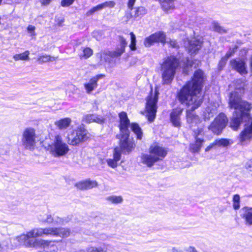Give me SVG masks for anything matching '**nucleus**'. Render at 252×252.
<instances>
[{"instance_id":"20","label":"nucleus","mask_w":252,"mask_h":252,"mask_svg":"<svg viewBox=\"0 0 252 252\" xmlns=\"http://www.w3.org/2000/svg\"><path fill=\"white\" fill-rule=\"evenodd\" d=\"M117 52L115 51L113 52L102 51L97 54V57L100 59L101 63L104 62H110L111 58L118 57L120 56H116Z\"/></svg>"},{"instance_id":"33","label":"nucleus","mask_w":252,"mask_h":252,"mask_svg":"<svg viewBox=\"0 0 252 252\" xmlns=\"http://www.w3.org/2000/svg\"><path fill=\"white\" fill-rule=\"evenodd\" d=\"M11 241L9 239H7L4 241H0V252H4L10 248V244Z\"/></svg>"},{"instance_id":"34","label":"nucleus","mask_w":252,"mask_h":252,"mask_svg":"<svg viewBox=\"0 0 252 252\" xmlns=\"http://www.w3.org/2000/svg\"><path fill=\"white\" fill-rule=\"evenodd\" d=\"M69 217L60 218L59 217H54V225L64 224L70 220Z\"/></svg>"},{"instance_id":"61","label":"nucleus","mask_w":252,"mask_h":252,"mask_svg":"<svg viewBox=\"0 0 252 252\" xmlns=\"http://www.w3.org/2000/svg\"><path fill=\"white\" fill-rule=\"evenodd\" d=\"M94 8L96 9V11H100L103 9L101 4H99L96 5V6H94Z\"/></svg>"},{"instance_id":"47","label":"nucleus","mask_w":252,"mask_h":252,"mask_svg":"<svg viewBox=\"0 0 252 252\" xmlns=\"http://www.w3.org/2000/svg\"><path fill=\"white\" fill-rule=\"evenodd\" d=\"M102 8L106 7L113 8L115 6L116 3L115 1L112 0L107 1L103 3H101Z\"/></svg>"},{"instance_id":"55","label":"nucleus","mask_w":252,"mask_h":252,"mask_svg":"<svg viewBox=\"0 0 252 252\" xmlns=\"http://www.w3.org/2000/svg\"><path fill=\"white\" fill-rule=\"evenodd\" d=\"M202 131V128H197L196 129L194 130V137H197L198 135H199Z\"/></svg>"},{"instance_id":"50","label":"nucleus","mask_w":252,"mask_h":252,"mask_svg":"<svg viewBox=\"0 0 252 252\" xmlns=\"http://www.w3.org/2000/svg\"><path fill=\"white\" fill-rule=\"evenodd\" d=\"M74 1V0H62L61 5L63 7L68 6L72 4Z\"/></svg>"},{"instance_id":"19","label":"nucleus","mask_w":252,"mask_h":252,"mask_svg":"<svg viewBox=\"0 0 252 252\" xmlns=\"http://www.w3.org/2000/svg\"><path fill=\"white\" fill-rule=\"evenodd\" d=\"M97 186V183L96 181H91L90 179H87L75 184V187L80 190L90 189Z\"/></svg>"},{"instance_id":"7","label":"nucleus","mask_w":252,"mask_h":252,"mask_svg":"<svg viewBox=\"0 0 252 252\" xmlns=\"http://www.w3.org/2000/svg\"><path fill=\"white\" fill-rule=\"evenodd\" d=\"M88 138L86 130L83 126L78 127L75 130H72L67 137L68 143L72 146H76L85 141Z\"/></svg>"},{"instance_id":"22","label":"nucleus","mask_w":252,"mask_h":252,"mask_svg":"<svg viewBox=\"0 0 252 252\" xmlns=\"http://www.w3.org/2000/svg\"><path fill=\"white\" fill-rule=\"evenodd\" d=\"M241 217L245 220L247 225H252V208L244 207L241 209Z\"/></svg>"},{"instance_id":"29","label":"nucleus","mask_w":252,"mask_h":252,"mask_svg":"<svg viewBox=\"0 0 252 252\" xmlns=\"http://www.w3.org/2000/svg\"><path fill=\"white\" fill-rule=\"evenodd\" d=\"M119 39L120 43V47L116 50L117 52V54L116 56H120L125 52L127 42L123 36H120Z\"/></svg>"},{"instance_id":"37","label":"nucleus","mask_w":252,"mask_h":252,"mask_svg":"<svg viewBox=\"0 0 252 252\" xmlns=\"http://www.w3.org/2000/svg\"><path fill=\"white\" fill-rule=\"evenodd\" d=\"M82 54H80L79 57L81 59H88L93 55V50L88 47L82 48Z\"/></svg>"},{"instance_id":"12","label":"nucleus","mask_w":252,"mask_h":252,"mask_svg":"<svg viewBox=\"0 0 252 252\" xmlns=\"http://www.w3.org/2000/svg\"><path fill=\"white\" fill-rule=\"evenodd\" d=\"M166 41V35L163 32H156L145 38L144 44L146 47H150L155 43L161 42L164 44Z\"/></svg>"},{"instance_id":"23","label":"nucleus","mask_w":252,"mask_h":252,"mask_svg":"<svg viewBox=\"0 0 252 252\" xmlns=\"http://www.w3.org/2000/svg\"><path fill=\"white\" fill-rule=\"evenodd\" d=\"M83 121L87 123L95 122L98 124H102L104 122V119L100 116L87 115L83 117Z\"/></svg>"},{"instance_id":"25","label":"nucleus","mask_w":252,"mask_h":252,"mask_svg":"<svg viewBox=\"0 0 252 252\" xmlns=\"http://www.w3.org/2000/svg\"><path fill=\"white\" fill-rule=\"evenodd\" d=\"M71 123V120L69 118L61 119L55 122V125L60 129H64L68 127Z\"/></svg>"},{"instance_id":"21","label":"nucleus","mask_w":252,"mask_h":252,"mask_svg":"<svg viewBox=\"0 0 252 252\" xmlns=\"http://www.w3.org/2000/svg\"><path fill=\"white\" fill-rule=\"evenodd\" d=\"M121 149L118 147H116L114 149L113 153V158H109L107 159L106 161L108 165L112 167L115 168L118 165V161L121 159Z\"/></svg>"},{"instance_id":"35","label":"nucleus","mask_w":252,"mask_h":252,"mask_svg":"<svg viewBox=\"0 0 252 252\" xmlns=\"http://www.w3.org/2000/svg\"><path fill=\"white\" fill-rule=\"evenodd\" d=\"M106 200L113 204H119L123 202V199L121 196H109L106 198Z\"/></svg>"},{"instance_id":"40","label":"nucleus","mask_w":252,"mask_h":252,"mask_svg":"<svg viewBox=\"0 0 252 252\" xmlns=\"http://www.w3.org/2000/svg\"><path fill=\"white\" fill-rule=\"evenodd\" d=\"M240 197L238 194H235L233 197V207L235 210H238L240 208Z\"/></svg>"},{"instance_id":"58","label":"nucleus","mask_w":252,"mask_h":252,"mask_svg":"<svg viewBox=\"0 0 252 252\" xmlns=\"http://www.w3.org/2000/svg\"><path fill=\"white\" fill-rule=\"evenodd\" d=\"M172 252H183V250L180 248L173 247L171 249Z\"/></svg>"},{"instance_id":"44","label":"nucleus","mask_w":252,"mask_h":252,"mask_svg":"<svg viewBox=\"0 0 252 252\" xmlns=\"http://www.w3.org/2000/svg\"><path fill=\"white\" fill-rule=\"evenodd\" d=\"M130 39H131V42L129 45V47L131 49V50H135L136 48V37L134 34L133 32L130 33Z\"/></svg>"},{"instance_id":"53","label":"nucleus","mask_w":252,"mask_h":252,"mask_svg":"<svg viewBox=\"0 0 252 252\" xmlns=\"http://www.w3.org/2000/svg\"><path fill=\"white\" fill-rule=\"evenodd\" d=\"M136 0H128L127 2V7L130 10L133 9V6L135 3Z\"/></svg>"},{"instance_id":"38","label":"nucleus","mask_w":252,"mask_h":252,"mask_svg":"<svg viewBox=\"0 0 252 252\" xmlns=\"http://www.w3.org/2000/svg\"><path fill=\"white\" fill-rule=\"evenodd\" d=\"M157 111H142L141 113L144 115L150 122L154 121Z\"/></svg>"},{"instance_id":"36","label":"nucleus","mask_w":252,"mask_h":252,"mask_svg":"<svg viewBox=\"0 0 252 252\" xmlns=\"http://www.w3.org/2000/svg\"><path fill=\"white\" fill-rule=\"evenodd\" d=\"M58 229L57 236L65 238L70 235V230L68 228L59 227L58 228Z\"/></svg>"},{"instance_id":"60","label":"nucleus","mask_w":252,"mask_h":252,"mask_svg":"<svg viewBox=\"0 0 252 252\" xmlns=\"http://www.w3.org/2000/svg\"><path fill=\"white\" fill-rule=\"evenodd\" d=\"M52 0H41V2L43 5H48Z\"/></svg>"},{"instance_id":"11","label":"nucleus","mask_w":252,"mask_h":252,"mask_svg":"<svg viewBox=\"0 0 252 252\" xmlns=\"http://www.w3.org/2000/svg\"><path fill=\"white\" fill-rule=\"evenodd\" d=\"M120 139V148L121 150L130 152L134 148V143L129 138V132L121 133L120 135L117 136Z\"/></svg>"},{"instance_id":"5","label":"nucleus","mask_w":252,"mask_h":252,"mask_svg":"<svg viewBox=\"0 0 252 252\" xmlns=\"http://www.w3.org/2000/svg\"><path fill=\"white\" fill-rule=\"evenodd\" d=\"M30 233L31 231L27 232L26 234L21 235L17 237V239L21 243H24V244L28 247L45 249L50 245L51 241H45L41 239H36L35 238L38 236H31L30 235Z\"/></svg>"},{"instance_id":"30","label":"nucleus","mask_w":252,"mask_h":252,"mask_svg":"<svg viewBox=\"0 0 252 252\" xmlns=\"http://www.w3.org/2000/svg\"><path fill=\"white\" fill-rule=\"evenodd\" d=\"M130 128L132 131L137 135V138L141 139L142 137V132L139 125L136 123H132L130 125Z\"/></svg>"},{"instance_id":"14","label":"nucleus","mask_w":252,"mask_h":252,"mask_svg":"<svg viewBox=\"0 0 252 252\" xmlns=\"http://www.w3.org/2000/svg\"><path fill=\"white\" fill-rule=\"evenodd\" d=\"M58 228L47 227L45 228H37L31 231V236H42L43 235L57 236Z\"/></svg>"},{"instance_id":"48","label":"nucleus","mask_w":252,"mask_h":252,"mask_svg":"<svg viewBox=\"0 0 252 252\" xmlns=\"http://www.w3.org/2000/svg\"><path fill=\"white\" fill-rule=\"evenodd\" d=\"M238 48V46L237 45H235L234 47L232 48H230L229 51L226 53L225 55V57L228 59L230 57H231L237 51Z\"/></svg>"},{"instance_id":"1","label":"nucleus","mask_w":252,"mask_h":252,"mask_svg":"<svg viewBox=\"0 0 252 252\" xmlns=\"http://www.w3.org/2000/svg\"><path fill=\"white\" fill-rule=\"evenodd\" d=\"M204 80L203 72L197 69L192 80L187 82L178 93V99L187 107V110H194L201 105L203 98L201 90Z\"/></svg>"},{"instance_id":"56","label":"nucleus","mask_w":252,"mask_h":252,"mask_svg":"<svg viewBox=\"0 0 252 252\" xmlns=\"http://www.w3.org/2000/svg\"><path fill=\"white\" fill-rule=\"evenodd\" d=\"M95 12H97L96 9H95L94 7L91 8L90 10H89L87 13L86 15L87 16H89L92 14H93Z\"/></svg>"},{"instance_id":"54","label":"nucleus","mask_w":252,"mask_h":252,"mask_svg":"<svg viewBox=\"0 0 252 252\" xmlns=\"http://www.w3.org/2000/svg\"><path fill=\"white\" fill-rule=\"evenodd\" d=\"M245 167L248 170L252 171V159L247 162Z\"/></svg>"},{"instance_id":"52","label":"nucleus","mask_w":252,"mask_h":252,"mask_svg":"<svg viewBox=\"0 0 252 252\" xmlns=\"http://www.w3.org/2000/svg\"><path fill=\"white\" fill-rule=\"evenodd\" d=\"M183 252H198V251L195 249V248L189 246L187 248H185L183 250Z\"/></svg>"},{"instance_id":"46","label":"nucleus","mask_w":252,"mask_h":252,"mask_svg":"<svg viewBox=\"0 0 252 252\" xmlns=\"http://www.w3.org/2000/svg\"><path fill=\"white\" fill-rule=\"evenodd\" d=\"M194 62L192 61H190L189 59H187L186 66L183 68V72L186 74H188V70H187V68L189 67H192L193 66Z\"/></svg>"},{"instance_id":"16","label":"nucleus","mask_w":252,"mask_h":252,"mask_svg":"<svg viewBox=\"0 0 252 252\" xmlns=\"http://www.w3.org/2000/svg\"><path fill=\"white\" fill-rule=\"evenodd\" d=\"M158 99V93L155 92L154 94H153L152 92H151L150 95L147 98L145 110H157Z\"/></svg>"},{"instance_id":"3","label":"nucleus","mask_w":252,"mask_h":252,"mask_svg":"<svg viewBox=\"0 0 252 252\" xmlns=\"http://www.w3.org/2000/svg\"><path fill=\"white\" fill-rule=\"evenodd\" d=\"M179 65V60L174 56H170L164 59L161 64L160 69L163 84L171 83Z\"/></svg>"},{"instance_id":"42","label":"nucleus","mask_w":252,"mask_h":252,"mask_svg":"<svg viewBox=\"0 0 252 252\" xmlns=\"http://www.w3.org/2000/svg\"><path fill=\"white\" fill-rule=\"evenodd\" d=\"M162 1V6L165 9L168 10L173 7V2L174 0H160Z\"/></svg>"},{"instance_id":"27","label":"nucleus","mask_w":252,"mask_h":252,"mask_svg":"<svg viewBox=\"0 0 252 252\" xmlns=\"http://www.w3.org/2000/svg\"><path fill=\"white\" fill-rule=\"evenodd\" d=\"M182 111H172L170 114V120L175 126H180V116Z\"/></svg>"},{"instance_id":"9","label":"nucleus","mask_w":252,"mask_h":252,"mask_svg":"<svg viewBox=\"0 0 252 252\" xmlns=\"http://www.w3.org/2000/svg\"><path fill=\"white\" fill-rule=\"evenodd\" d=\"M51 151L55 156H63L69 151V148L66 144L63 141L61 136L57 135L53 143L50 146Z\"/></svg>"},{"instance_id":"41","label":"nucleus","mask_w":252,"mask_h":252,"mask_svg":"<svg viewBox=\"0 0 252 252\" xmlns=\"http://www.w3.org/2000/svg\"><path fill=\"white\" fill-rule=\"evenodd\" d=\"M86 252H107V248L91 247L86 249Z\"/></svg>"},{"instance_id":"39","label":"nucleus","mask_w":252,"mask_h":252,"mask_svg":"<svg viewBox=\"0 0 252 252\" xmlns=\"http://www.w3.org/2000/svg\"><path fill=\"white\" fill-rule=\"evenodd\" d=\"M214 144L216 145V146L220 147L223 146L226 147L229 144V140L227 139H217L214 141Z\"/></svg>"},{"instance_id":"63","label":"nucleus","mask_w":252,"mask_h":252,"mask_svg":"<svg viewBox=\"0 0 252 252\" xmlns=\"http://www.w3.org/2000/svg\"><path fill=\"white\" fill-rule=\"evenodd\" d=\"M243 89H240V93H243Z\"/></svg>"},{"instance_id":"6","label":"nucleus","mask_w":252,"mask_h":252,"mask_svg":"<svg viewBox=\"0 0 252 252\" xmlns=\"http://www.w3.org/2000/svg\"><path fill=\"white\" fill-rule=\"evenodd\" d=\"M229 104L230 108L236 110H251L252 109V104L242 100L236 91L230 93Z\"/></svg>"},{"instance_id":"4","label":"nucleus","mask_w":252,"mask_h":252,"mask_svg":"<svg viewBox=\"0 0 252 252\" xmlns=\"http://www.w3.org/2000/svg\"><path fill=\"white\" fill-rule=\"evenodd\" d=\"M149 154L141 156V161L148 167H152L155 163L162 160L167 154V150L158 144H153L149 149Z\"/></svg>"},{"instance_id":"62","label":"nucleus","mask_w":252,"mask_h":252,"mask_svg":"<svg viewBox=\"0 0 252 252\" xmlns=\"http://www.w3.org/2000/svg\"><path fill=\"white\" fill-rule=\"evenodd\" d=\"M34 30H35V27L32 25H30L28 27V31H29L30 32L34 31Z\"/></svg>"},{"instance_id":"49","label":"nucleus","mask_w":252,"mask_h":252,"mask_svg":"<svg viewBox=\"0 0 252 252\" xmlns=\"http://www.w3.org/2000/svg\"><path fill=\"white\" fill-rule=\"evenodd\" d=\"M227 60L228 59L226 58L225 57H223L221 59L218 64L219 69L220 70L222 69V68L224 67L226 63Z\"/></svg>"},{"instance_id":"31","label":"nucleus","mask_w":252,"mask_h":252,"mask_svg":"<svg viewBox=\"0 0 252 252\" xmlns=\"http://www.w3.org/2000/svg\"><path fill=\"white\" fill-rule=\"evenodd\" d=\"M147 12V10L144 7L139 6L135 8L133 17L134 18L141 17L145 15Z\"/></svg>"},{"instance_id":"57","label":"nucleus","mask_w":252,"mask_h":252,"mask_svg":"<svg viewBox=\"0 0 252 252\" xmlns=\"http://www.w3.org/2000/svg\"><path fill=\"white\" fill-rule=\"evenodd\" d=\"M216 146V145L214 144V141L210 144L209 146H208L205 149V152H208L211 150L213 148Z\"/></svg>"},{"instance_id":"13","label":"nucleus","mask_w":252,"mask_h":252,"mask_svg":"<svg viewBox=\"0 0 252 252\" xmlns=\"http://www.w3.org/2000/svg\"><path fill=\"white\" fill-rule=\"evenodd\" d=\"M230 66L232 69L237 71L242 75L248 73L245 62L241 59L237 58L230 61Z\"/></svg>"},{"instance_id":"10","label":"nucleus","mask_w":252,"mask_h":252,"mask_svg":"<svg viewBox=\"0 0 252 252\" xmlns=\"http://www.w3.org/2000/svg\"><path fill=\"white\" fill-rule=\"evenodd\" d=\"M227 122L228 120L224 114L220 113L212 123L209 128L215 134L219 135L226 126Z\"/></svg>"},{"instance_id":"32","label":"nucleus","mask_w":252,"mask_h":252,"mask_svg":"<svg viewBox=\"0 0 252 252\" xmlns=\"http://www.w3.org/2000/svg\"><path fill=\"white\" fill-rule=\"evenodd\" d=\"M29 54L30 52L29 51H26L25 52L21 54H15L13 56V59L15 61L23 60L26 61L29 60Z\"/></svg>"},{"instance_id":"43","label":"nucleus","mask_w":252,"mask_h":252,"mask_svg":"<svg viewBox=\"0 0 252 252\" xmlns=\"http://www.w3.org/2000/svg\"><path fill=\"white\" fill-rule=\"evenodd\" d=\"M212 29L214 31L221 33H225L226 32V30L220 26V25L218 23L214 22L212 23Z\"/></svg>"},{"instance_id":"17","label":"nucleus","mask_w":252,"mask_h":252,"mask_svg":"<svg viewBox=\"0 0 252 252\" xmlns=\"http://www.w3.org/2000/svg\"><path fill=\"white\" fill-rule=\"evenodd\" d=\"M120 118V129L121 133L129 132L128 126L130 125L129 120L127 114L125 112L119 113Z\"/></svg>"},{"instance_id":"59","label":"nucleus","mask_w":252,"mask_h":252,"mask_svg":"<svg viewBox=\"0 0 252 252\" xmlns=\"http://www.w3.org/2000/svg\"><path fill=\"white\" fill-rule=\"evenodd\" d=\"M169 44L172 47L175 48L177 47V42L175 40H170Z\"/></svg>"},{"instance_id":"2","label":"nucleus","mask_w":252,"mask_h":252,"mask_svg":"<svg viewBox=\"0 0 252 252\" xmlns=\"http://www.w3.org/2000/svg\"><path fill=\"white\" fill-rule=\"evenodd\" d=\"M249 111H234L230 126L234 130H237L241 123L247 122L243 130L240 134V140L243 143L252 138V116H250Z\"/></svg>"},{"instance_id":"18","label":"nucleus","mask_w":252,"mask_h":252,"mask_svg":"<svg viewBox=\"0 0 252 252\" xmlns=\"http://www.w3.org/2000/svg\"><path fill=\"white\" fill-rule=\"evenodd\" d=\"M187 47L188 52L190 54L196 53L201 48L202 41L195 38H193L189 41Z\"/></svg>"},{"instance_id":"8","label":"nucleus","mask_w":252,"mask_h":252,"mask_svg":"<svg viewBox=\"0 0 252 252\" xmlns=\"http://www.w3.org/2000/svg\"><path fill=\"white\" fill-rule=\"evenodd\" d=\"M36 136L35 130L32 127L24 129L22 135V144L27 150H33L36 144Z\"/></svg>"},{"instance_id":"26","label":"nucleus","mask_w":252,"mask_h":252,"mask_svg":"<svg viewBox=\"0 0 252 252\" xmlns=\"http://www.w3.org/2000/svg\"><path fill=\"white\" fill-rule=\"evenodd\" d=\"M187 119L190 124H197L200 121L198 116L194 114V111H187Z\"/></svg>"},{"instance_id":"45","label":"nucleus","mask_w":252,"mask_h":252,"mask_svg":"<svg viewBox=\"0 0 252 252\" xmlns=\"http://www.w3.org/2000/svg\"><path fill=\"white\" fill-rule=\"evenodd\" d=\"M39 220L41 221L54 225V218L52 217L51 215H47L46 218L40 219L39 218Z\"/></svg>"},{"instance_id":"51","label":"nucleus","mask_w":252,"mask_h":252,"mask_svg":"<svg viewBox=\"0 0 252 252\" xmlns=\"http://www.w3.org/2000/svg\"><path fill=\"white\" fill-rule=\"evenodd\" d=\"M204 119L205 120H209L211 117H213V114L212 111H204Z\"/></svg>"},{"instance_id":"28","label":"nucleus","mask_w":252,"mask_h":252,"mask_svg":"<svg viewBox=\"0 0 252 252\" xmlns=\"http://www.w3.org/2000/svg\"><path fill=\"white\" fill-rule=\"evenodd\" d=\"M58 59V57L51 56L50 55L44 54L40 55L37 58V61L39 63H43L49 62H53Z\"/></svg>"},{"instance_id":"15","label":"nucleus","mask_w":252,"mask_h":252,"mask_svg":"<svg viewBox=\"0 0 252 252\" xmlns=\"http://www.w3.org/2000/svg\"><path fill=\"white\" fill-rule=\"evenodd\" d=\"M104 77V75L103 74H98L91 78L88 83L84 84L86 93L87 94H90L98 86V81Z\"/></svg>"},{"instance_id":"24","label":"nucleus","mask_w":252,"mask_h":252,"mask_svg":"<svg viewBox=\"0 0 252 252\" xmlns=\"http://www.w3.org/2000/svg\"><path fill=\"white\" fill-rule=\"evenodd\" d=\"M195 141L189 145V150L191 152L195 153H198L201 147L204 139L195 137Z\"/></svg>"}]
</instances>
